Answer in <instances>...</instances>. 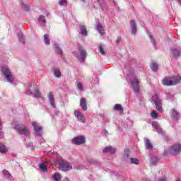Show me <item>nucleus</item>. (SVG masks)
<instances>
[{
  "label": "nucleus",
  "instance_id": "obj_1",
  "mask_svg": "<svg viewBox=\"0 0 181 181\" xmlns=\"http://www.w3.org/2000/svg\"><path fill=\"white\" fill-rule=\"evenodd\" d=\"M181 152V144H175L170 146L168 149L164 151V155L165 156H170V155H179Z\"/></svg>",
  "mask_w": 181,
  "mask_h": 181
},
{
  "label": "nucleus",
  "instance_id": "obj_2",
  "mask_svg": "<svg viewBox=\"0 0 181 181\" xmlns=\"http://www.w3.org/2000/svg\"><path fill=\"white\" fill-rule=\"evenodd\" d=\"M1 71L3 76H4L5 78H6V80L8 81V83H12L13 81H15V78H13L12 74H11V69H9L8 66L5 65L1 66Z\"/></svg>",
  "mask_w": 181,
  "mask_h": 181
},
{
  "label": "nucleus",
  "instance_id": "obj_3",
  "mask_svg": "<svg viewBox=\"0 0 181 181\" xmlns=\"http://www.w3.org/2000/svg\"><path fill=\"white\" fill-rule=\"evenodd\" d=\"M13 128L20 134V135H24V136H30V131H29V129L25 127V124H15Z\"/></svg>",
  "mask_w": 181,
  "mask_h": 181
},
{
  "label": "nucleus",
  "instance_id": "obj_4",
  "mask_svg": "<svg viewBox=\"0 0 181 181\" xmlns=\"http://www.w3.org/2000/svg\"><path fill=\"white\" fill-rule=\"evenodd\" d=\"M181 77L180 76H177L174 81L170 79V77H165L163 80L162 81V83L163 86H176L178 83H180Z\"/></svg>",
  "mask_w": 181,
  "mask_h": 181
},
{
  "label": "nucleus",
  "instance_id": "obj_5",
  "mask_svg": "<svg viewBox=\"0 0 181 181\" xmlns=\"http://www.w3.org/2000/svg\"><path fill=\"white\" fill-rule=\"evenodd\" d=\"M152 100L156 105V108L158 112H162V100L159 98V96L157 94L152 96Z\"/></svg>",
  "mask_w": 181,
  "mask_h": 181
},
{
  "label": "nucleus",
  "instance_id": "obj_6",
  "mask_svg": "<svg viewBox=\"0 0 181 181\" xmlns=\"http://www.w3.org/2000/svg\"><path fill=\"white\" fill-rule=\"evenodd\" d=\"M130 83L133 87L134 93H139V81H138V78H136L135 76H133L130 78Z\"/></svg>",
  "mask_w": 181,
  "mask_h": 181
},
{
  "label": "nucleus",
  "instance_id": "obj_7",
  "mask_svg": "<svg viewBox=\"0 0 181 181\" xmlns=\"http://www.w3.org/2000/svg\"><path fill=\"white\" fill-rule=\"evenodd\" d=\"M59 168L63 172H69V170H71V169H73V166H71L69 162L65 160L60 161Z\"/></svg>",
  "mask_w": 181,
  "mask_h": 181
},
{
  "label": "nucleus",
  "instance_id": "obj_8",
  "mask_svg": "<svg viewBox=\"0 0 181 181\" xmlns=\"http://www.w3.org/2000/svg\"><path fill=\"white\" fill-rule=\"evenodd\" d=\"M170 54L174 59H179L181 54V47H174L170 49Z\"/></svg>",
  "mask_w": 181,
  "mask_h": 181
},
{
  "label": "nucleus",
  "instance_id": "obj_9",
  "mask_svg": "<svg viewBox=\"0 0 181 181\" xmlns=\"http://www.w3.org/2000/svg\"><path fill=\"white\" fill-rule=\"evenodd\" d=\"M33 127L34 128V134L35 136H42V132L43 131V127L40 126L36 122H33Z\"/></svg>",
  "mask_w": 181,
  "mask_h": 181
},
{
  "label": "nucleus",
  "instance_id": "obj_10",
  "mask_svg": "<svg viewBox=\"0 0 181 181\" xmlns=\"http://www.w3.org/2000/svg\"><path fill=\"white\" fill-rule=\"evenodd\" d=\"M71 142L74 145H83L86 144V138L84 136H78L72 139Z\"/></svg>",
  "mask_w": 181,
  "mask_h": 181
},
{
  "label": "nucleus",
  "instance_id": "obj_11",
  "mask_svg": "<svg viewBox=\"0 0 181 181\" xmlns=\"http://www.w3.org/2000/svg\"><path fill=\"white\" fill-rule=\"evenodd\" d=\"M25 94L27 95H33L35 98H41L42 94L40 93V91L39 90V88H35L34 90V93L30 91V89H28L25 91Z\"/></svg>",
  "mask_w": 181,
  "mask_h": 181
},
{
  "label": "nucleus",
  "instance_id": "obj_12",
  "mask_svg": "<svg viewBox=\"0 0 181 181\" xmlns=\"http://www.w3.org/2000/svg\"><path fill=\"white\" fill-rule=\"evenodd\" d=\"M74 115L77 118L78 121H80V122L85 123L86 122V117H84V115H83V112L75 110Z\"/></svg>",
  "mask_w": 181,
  "mask_h": 181
},
{
  "label": "nucleus",
  "instance_id": "obj_13",
  "mask_svg": "<svg viewBox=\"0 0 181 181\" xmlns=\"http://www.w3.org/2000/svg\"><path fill=\"white\" fill-rule=\"evenodd\" d=\"M78 49L82 62H86V57H87V51H86V49H84V48H83L81 46H78Z\"/></svg>",
  "mask_w": 181,
  "mask_h": 181
},
{
  "label": "nucleus",
  "instance_id": "obj_14",
  "mask_svg": "<svg viewBox=\"0 0 181 181\" xmlns=\"http://www.w3.org/2000/svg\"><path fill=\"white\" fill-rule=\"evenodd\" d=\"M48 100L50 105L52 107V108H56V102L54 101V95H53V93L49 92L48 94Z\"/></svg>",
  "mask_w": 181,
  "mask_h": 181
},
{
  "label": "nucleus",
  "instance_id": "obj_15",
  "mask_svg": "<svg viewBox=\"0 0 181 181\" xmlns=\"http://www.w3.org/2000/svg\"><path fill=\"white\" fill-rule=\"evenodd\" d=\"M96 30L99 32L100 35H105V30L104 29V27L101 25L100 22H97L95 24Z\"/></svg>",
  "mask_w": 181,
  "mask_h": 181
},
{
  "label": "nucleus",
  "instance_id": "obj_16",
  "mask_svg": "<svg viewBox=\"0 0 181 181\" xmlns=\"http://www.w3.org/2000/svg\"><path fill=\"white\" fill-rule=\"evenodd\" d=\"M79 33L82 35V36H87L88 33L87 32V28L84 25H79Z\"/></svg>",
  "mask_w": 181,
  "mask_h": 181
},
{
  "label": "nucleus",
  "instance_id": "obj_17",
  "mask_svg": "<svg viewBox=\"0 0 181 181\" xmlns=\"http://www.w3.org/2000/svg\"><path fill=\"white\" fill-rule=\"evenodd\" d=\"M80 107L83 111H87V100L85 98H81L80 100Z\"/></svg>",
  "mask_w": 181,
  "mask_h": 181
},
{
  "label": "nucleus",
  "instance_id": "obj_18",
  "mask_svg": "<svg viewBox=\"0 0 181 181\" xmlns=\"http://www.w3.org/2000/svg\"><path fill=\"white\" fill-rule=\"evenodd\" d=\"M172 118H173L175 121H179V119L180 117L179 116V112L176 110L175 109L171 110V114H170Z\"/></svg>",
  "mask_w": 181,
  "mask_h": 181
},
{
  "label": "nucleus",
  "instance_id": "obj_19",
  "mask_svg": "<svg viewBox=\"0 0 181 181\" xmlns=\"http://www.w3.org/2000/svg\"><path fill=\"white\" fill-rule=\"evenodd\" d=\"M117 152V149L112 148V146H107L103 150V153H115Z\"/></svg>",
  "mask_w": 181,
  "mask_h": 181
},
{
  "label": "nucleus",
  "instance_id": "obj_20",
  "mask_svg": "<svg viewBox=\"0 0 181 181\" xmlns=\"http://www.w3.org/2000/svg\"><path fill=\"white\" fill-rule=\"evenodd\" d=\"M130 26L132 28V35H136V23L135 22V20H131L130 21Z\"/></svg>",
  "mask_w": 181,
  "mask_h": 181
},
{
  "label": "nucleus",
  "instance_id": "obj_21",
  "mask_svg": "<svg viewBox=\"0 0 181 181\" xmlns=\"http://www.w3.org/2000/svg\"><path fill=\"white\" fill-rule=\"evenodd\" d=\"M20 5H21V9H23L24 12H29V11H30V7H29V5L25 4V1H23V0H22L20 2Z\"/></svg>",
  "mask_w": 181,
  "mask_h": 181
},
{
  "label": "nucleus",
  "instance_id": "obj_22",
  "mask_svg": "<svg viewBox=\"0 0 181 181\" xmlns=\"http://www.w3.org/2000/svg\"><path fill=\"white\" fill-rule=\"evenodd\" d=\"M86 162H88V163H92L94 165V166H101V162L93 158H88Z\"/></svg>",
  "mask_w": 181,
  "mask_h": 181
},
{
  "label": "nucleus",
  "instance_id": "obj_23",
  "mask_svg": "<svg viewBox=\"0 0 181 181\" xmlns=\"http://www.w3.org/2000/svg\"><path fill=\"white\" fill-rule=\"evenodd\" d=\"M97 2L103 11L107 8V1L105 0H97Z\"/></svg>",
  "mask_w": 181,
  "mask_h": 181
},
{
  "label": "nucleus",
  "instance_id": "obj_24",
  "mask_svg": "<svg viewBox=\"0 0 181 181\" xmlns=\"http://www.w3.org/2000/svg\"><path fill=\"white\" fill-rule=\"evenodd\" d=\"M152 127H153V128H155L156 129V131H157V132H158V134H162V128L159 125V123L154 121L152 122Z\"/></svg>",
  "mask_w": 181,
  "mask_h": 181
},
{
  "label": "nucleus",
  "instance_id": "obj_25",
  "mask_svg": "<svg viewBox=\"0 0 181 181\" xmlns=\"http://www.w3.org/2000/svg\"><path fill=\"white\" fill-rule=\"evenodd\" d=\"M38 23L41 26H45L46 25V17L43 15L40 16L38 18Z\"/></svg>",
  "mask_w": 181,
  "mask_h": 181
},
{
  "label": "nucleus",
  "instance_id": "obj_26",
  "mask_svg": "<svg viewBox=\"0 0 181 181\" xmlns=\"http://www.w3.org/2000/svg\"><path fill=\"white\" fill-rule=\"evenodd\" d=\"M145 146L149 151L153 149V145L151 143V141L148 139H146L145 140Z\"/></svg>",
  "mask_w": 181,
  "mask_h": 181
},
{
  "label": "nucleus",
  "instance_id": "obj_27",
  "mask_svg": "<svg viewBox=\"0 0 181 181\" xmlns=\"http://www.w3.org/2000/svg\"><path fill=\"white\" fill-rule=\"evenodd\" d=\"M53 73L54 76H55V77H57V78H60V77H62V72L60 71V69L54 68Z\"/></svg>",
  "mask_w": 181,
  "mask_h": 181
},
{
  "label": "nucleus",
  "instance_id": "obj_28",
  "mask_svg": "<svg viewBox=\"0 0 181 181\" xmlns=\"http://www.w3.org/2000/svg\"><path fill=\"white\" fill-rule=\"evenodd\" d=\"M151 165H156L158 162H159V158L156 156H152L150 160Z\"/></svg>",
  "mask_w": 181,
  "mask_h": 181
},
{
  "label": "nucleus",
  "instance_id": "obj_29",
  "mask_svg": "<svg viewBox=\"0 0 181 181\" xmlns=\"http://www.w3.org/2000/svg\"><path fill=\"white\" fill-rule=\"evenodd\" d=\"M54 50L55 53H57V54H59L60 56L63 54V49H62L57 44H55Z\"/></svg>",
  "mask_w": 181,
  "mask_h": 181
},
{
  "label": "nucleus",
  "instance_id": "obj_30",
  "mask_svg": "<svg viewBox=\"0 0 181 181\" xmlns=\"http://www.w3.org/2000/svg\"><path fill=\"white\" fill-rule=\"evenodd\" d=\"M2 173L4 175L6 176V179H8V180H11L12 177V174H11V173H9L8 170H3Z\"/></svg>",
  "mask_w": 181,
  "mask_h": 181
},
{
  "label": "nucleus",
  "instance_id": "obj_31",
  "mask_svg": "<svg viewBox=\"0 0 181 181\" xmlns=\"http://www.w3.org/2000/svg\"><path fill=\"white\" fill-rule=\"evenodd\" d=\"M0 152L1 153H8V148H6V146L4 145L2 143H0Z\"/></svg>",
  "mask_w": 181,
  "mask_h": 181
},
{
  "label": "nucleus",
  "instance_id": "obj_32",
  "mask_svg": "<svg viewBox=\"0 0 181 181\" xmlns=\"http://www.w3.org/2000/svg\"><path fill=\"white\" fill-rule=\"evenodd\" d=\"M18 38L20 43H22V45H25V37H23V33H18Z\"/></svg>",
  "mask_w": 181,
  "mask_h": 181
},
{
  "label": "nucleus",
  "instance_id": "obj_33",
  "mask_svg": "<svg viewBox=\"0 0 181 181\" xmlns=\"http://www.w3.org/2000/svg\"><path fill=\"white\" fill-rule=\"evenodd\" d=\"M158 64L153 62L151 64V69L152 70V71L156 72L158 70Z\"/></svg>",
  "mask_w": 181,
  "mask_h": 181
},
{
  "label": "nucleus",
  "instance_id": "obj_34",
  "mask_svg": "<svg viewBox=\"0 0 181 181\" xmlns=\"http://www.w3.org/2000/svg\"><path fill=\"white\" fill-rule=\"evenodd\" d=\"M129 163H131L132 165H139V160L136 158H130Z\"/></svg>",
  "mask_w": 181,
  "mask_h": 181
},
{
  "label": "nucleus",
  "instance_id": "obj_35",
  "mask_svg": "<svg viewBox=\"0 0 181 181\" xmlns=\"http://www.w3.org/2000/svg\"><path fill=\"white\" fill-rule=\"evenodd\" d=\"M52 177H53L54 181L62 180V176H60V174L59 173H55L53 175Z\"/></svg>",
  "mask_w": 181,
  "mask_h": 181
},
{
  "label": "nucleus",
  "instance_id": "obj_36",
  "mask_svg": "<svg viewBox=\"0 0 181 181\" xmlns=\"http://www.w3.org/2000/svg\"><path fill=\"white\" fill-rule=\"evenodd\" d=\"M44 42L45 45H50V38H49V35L47 34L44 35Z\"/></svg>",
  "mask_w": 181,
  "mask_h": 181
},
{
  "label": "nucleus",
  "instance_id": "obj_37",
  "mask_svg": "<svg viewBox=\"0 0 181 181\" xmlns=\"http://www.w3.org/2000/svg\"><path fill=\"white\" fill-rule=\"evenodd\" d=\"M123 159L124 160H125L127 163H129V160H131V158H129V153H124L123 154Z\"/></svg>",
  "mask_w": 181,
  "mask_h": 181
},
{
  "label": "nucleus",
  "instance_id": "obj_38",
  "mask_svg": "<svg viewBox=\"0 0 181 181\" xmlns=\"http://www.w3.org/2000/svg\"><path fill=\"white\" fill-rule=\"evenodd\" d=\"M114 110L115 111H122V112L124 111V109L122 108V106L119 104H116L115 105Z\"/></svg>",
  "mask_w": 181,
  "mask_h": 181
},
{
  "label": "nucleus",
  "instance_id": "obj_39",
  "mask_svg": "<svg viewBox=\"0 0 181 181\" xmlns=\"http://www.w3.org/2000/svg\"><path fill=\"white\" fill-rule=\"evenodd\" d=\"M40 168L43 172L47 171V166L46 165H45L44 163H42V164L40 165Z\"/></svg>",
  "mask_w": 181,
  "mask_h": 181
},
{
  "label": "nucleus",
  "instance_id": "obj_40",
  "mask_svg": "<svg viewBox=\"0 0 181 181\" xmlns=\"http://www.w3.org/2000/svg\"><path fill=\"white\" fill-rule=\"evenodd\" d=\"M61 6H67V0H59V2Z\"/></svg>",
  "mask_w": 181,
  "mask_h": 181
},
{
  "label": "nucleus",
  "instance_id": "obj_41",
  "mask_svg": "<svg viewBox=\"0 0 181 181\" xmlns=\"http://www.w3.org/2000/svg\"><path fill=\"white\" fill-rule=\"evenodd\" d=\"M152 118H158V113H156V111L153 110L151 114Z\"/></svg>",
  "mask_w": 181,
  "mask_h": 181
},
{
  "label": "nucleus",
  "instance_id": "obj_42",
  "mask_svg": "<svg viewBox=\"0 0 181 181\" xmlns=\"http://www.w3.org/2000/svg\"><path fill=\"white\" fill-rule=\"evenodd\" d=\"M99 52H100V53H101V54H105V51L104 50L103 45H100L99 47Z\"/></svg>",
  "mask_w": 181,
  "mask_h": 181
},
{
  "label": "nucleus",
  "instance_id": "obj_43",
  "mask_svg": "<svg viewBox=\"0 0 181 181\" xmlns=\"http://www.w3.org/2000/svg\"><path fill=\"white\" fill-rule=\"evenodd\" d=\"M77 88L80 90V91H83V83L78 82L77 84Z\"/></svg>",
  "mask_w": 181,
  "mask_h": 181
},
{
  "label": "nucleus",
  "instance_id": "obj_44",
  "mask_svg": "<svg viewBox=\"0 0 181 181\" xmlns=\"http://www.w3.org/2000/svg\"><path fill=\"white\" fill-rule=\"evenodd\" d=\"M150 39H151V43L156 46V41H155V39H153V37L152 35H149Z\"/></svg>",
  "mask_w": 181,
  "mask_h": 181
},
{
  "label": "nucleus",
  "instance_id": "obj_45",
  "mask_svg": "<svg viewBox=\"0 0 181 181\" xmlns=\"http://www.w3.org/2000/svg\"><path fill=\"white\" fill-rule=\"evenodd\" d=\"M163 140L165 141V142H169V141H170V137H169V136H164Z\"/></svg>",
  "mask_w": 181,
  "mask_h": 181
},
{
  "label": "nucleus",
  "instance_id": "obj_46",
  "mask_svg": "<svg viewBox=\"0 0 181 181\" xmlns=\"http://www.w3.org/2000/svg\"><path fill=\"white\" fill-rule=\"evenodd\" d=\"M166 96L168 100L173 98V95H172L169 93H166Z\"/></svg>",
  "mask_w": 181,
  "mask_h": 181
},
{
  "label": "nucleus",
  "instance_id": "obj_47",
  "mask_svg": "<svg viewBox=\"0 0 181 181\" xmlns=\"http://www.w3.org/2000/svg\"><path fill=\"white\" fill-rule=\"evenodd\" d=\"M122 39L121 38V37H117V39L116 40V45H119V42H121Z\"/></svg>",
  "mask_w": 181,
  "mask_h": 181
},
{
  "label": "nucleus",
  "instance_id": "obj_48",
  "mask_svg": "<svg viewBox=\"0 0 181 181\" xmlns=\"http://www.w3.org/2000/svg\"><path fill=\"white\" fill-rule=\"evenodd\" d=\"M158 181H166V177H159Z\"/></svg>",
  "mask_w": 181,
  "mask_h": 181
},
{
  "label": "nucleus",
  "instance_id": "obj_49",
  "mask_svg": "<svg viewBox=\"0 0 181 181\" xmlns=\"http://www.w3.org/2000/svg\"><path fill=\"white\" fill-rule=\"evenodd\" d=\"M4 136V132L0 131V139Z\"/></svg>",
  "mask_w": 181,
  "mask_h": 181
},
{
  "label": "nucleus",
  "instance_id": "obj_50",
  "mask_svg": "<svg viewBox=\"0 0 181 181\" xmlns=\"http://www.w3.org/2000/svg\"><path fill=\"white\" fill-rule=\"evenodd\" d=\"M180 5L181 6V0H178Z\"/></svg>",
  "mask_w": 181,
  "mask_h": 181
},
{
  "label": "nucleus",
  "instance_id": "obj_51",
  "mask_svg": "<svg viewBox=\"0 0 181 181\" xmlns=\"http://www.w3.org/2000/svg\"><path fill=\"white\" fill-rule=\"evenodd\" d=\"M175 181H181L180 179H177Z\"/></svg>",
  "mask_w": 181,
  "mask_h": 181
},
{
  "label": "nucleus",
  "instance_id": "obj_52",
  "mask_svg": "<svg viewBox=\"0 0 181 181\" xmlns=\"http://www.w3.org/2000/svg\"><path fill=\"white\" fill-rule=\"evenodd\" d=\"M66 181H70V180H69V178H67V177L66 178Z\"/></svg>",
  "mask_w": 181,
  "mask_h": 181
},
{
  "label": "nucleus",
  "instance_id": "obj_53",
  "mask_svg": "<svg viewBox=\"0 0 181 181\" xmlns=\"http://www.w3.org/2000/svg\"><path fill=\"white\" fill-rule=\"evenodd\" d=\"M73 54H76V52H73Z\"/></svg>",
  "mask_w": 181,
  "mask_h": 181
},
{
  "label": "nucleus",
  "instance_id": "obj_54",
  "mask_svg": "<svg viewBox=\"0 0 181 181\" xmlns=\"http://www.w3.org/2000/svg\"><path fill=\"white\" fill-rule=\"evenodd\" d=\"M81 1H86V0H81Z\"/></svg>",
  "mask_w": 181,
  "mask_h": 181
}]
</instances>
